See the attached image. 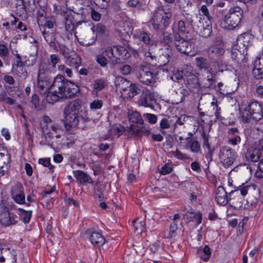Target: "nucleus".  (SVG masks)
I'll use <instances>...</instances> for the list:
<instances>
[{"label": "nucleus", "instance_id": "59", "mask_svg": "<svg viewBox=\"0 0 263 263\" xmlns=\"http://www.w3.org/2000/svg\"><path fill=\"white\" fill-rule=\"evenodd\" d=\"M65 8L60 5H53V12L56 14H60L64 16L65 13H68V11H65Z\"/></svg>", "mask_w": 263, "mask_h": 263}, {"label": "nucleus", "instance_id": "45", "mask_svg": "<svg viewBox=\"0 0 263 263\" xmlns=\"http://www.w3.org/2000/svg\"><path fill=\"white\" fill-rule=\"evenodd\" d=\"M36 17L38 25L42 24H43L44 21L47 18L46 12L44 8L41 7L37 10L36 13Z\"/></svg>", "mask_w": 263, "mask_h": 263}, {"label": "nucleus", "instance_id": "20", "mask_svg": "<svg viewBox=\"0 0 263 263\" xmlns=\"http://www.w3.org/2000/svg\"><path fill=\"white\" fill-rule=\"evenodd\" d=\"M211 19H206L204 18H200L198 28L201 35L203 37H208L212 33Z\"/></svg>", "mask_w": 263, "mask_h": 263}, {"label": "nucleus", "instance_id": "60", "mask_svg": "<svg viewBox=\"0 0 263 263\" xmlns=\"http://www.w3.org/2000/svg\"><path fill=\"white\" fill-rule=\"evenodd\" d=\"M217 102V101H216V102H212L211 103V107H212L213 109L214 110V115L216 117V118L218 119L221 117V108L218 106Z\"/></svg>", "mask_w": 263, "mask_h": 263}, {"label": "nucleus", "instance_id": "53", "mask_svg": "<svg viewBox=\"0 0 263 263\" xmlns=\"http://www.w3.org/2000/svg\"><path fill=\"white\" fill-rule=\"evenodd\" d=\"M129 133L132 135H135L137 136H141L144 133V129L142 128H138L136 126L131 125L129 127Z\"/></svg>", "mask_w": 263, "mask_h": 263}, {"label": "nucleus", "instance_id": "2", "mask_svg": "<svg viewBox=\"0 0 263 263\" xmlns=\"http://www.w3.org/2000/svg\"><path fill=\"white\" fill-rule=\"evenodd\" d=\"M50 90L60 95L65 98L73 97L79 91L77 86L66 80L62 75H58L52 81Z\"/></svg>", "mask_w": 263, "mask_h": 263}, {"label": "nucleus", "instance_id": "12", "mask_svg": "<svg viewBox=\"0 0 263 263\" xmlns=\"http://www.w3.org/2000/svg\"><path fill=\"white\" fill-rule=\"evenodd\" d=\"M263 157V139L259 140L255 147H250L246 153V158L248 161L256 162Z\"/></svg>", "mask_w": 263, "mask_h": 263}, {"label": "nucleus", "instance_id": "56", "mask_svg": "<svg viewBox=\"0 0 263 263\" xmlns=\"http://www.w3.org/2000/svg\"><path fill=\"white\" fill-rule=\"evenodd\" d=\"M172 79L174 82H179L181 80H184L183 74V70H177L176 72H175L172 77Z\"/></svg>", "mask_w": 263, "mask_h": 263}, {"label": "nucleus", "instance_id": "28", "mask_svg": "<svg viewBox=\"0 0 263 263\" xmlns=\"http://www.w3.org/2000/svg\"><path fill=\"white\" fill-rule=\"evenodd\" d=\"M10 163V156L7 153H0V173L2 175L9 169Z\"/></svg>", "mask_w": 263, "mask_h": 263}, {"label": "nucleus", "instance_id": "26", "mask_svg": "<svg viewBox=\"0 0 263 263\" xmlns=\"http://www.w3.org/2000/svg\"><path fill=\"white\" fill-rule=\"evenodd\" d=\"M251 39V35L248 33L240 34L237 38L236 46L240 49L245 48V50L247 52L248 48L250 44Z\"/></svg>", "mask_w": 263, "mask_h": 263}, {"label": "nucleus", "instance_id": "43", "mask_svg": "<svg viewBox=\"0 0 263 263\" xmlns=\"http://www.w3.org/2000/svg\"><path fill=\"white\" fill-rule=\"evenodd\" d=\"M6 89L11 97H8L3 102H5L6 104L10 105H13L15 103V100L13 99V94H11V93L12 91H17L18 89V88L17 86H8L6 87Z\"/></svg>", "mask_w": 263, "mask_h": 263}, {"label": "nucleus", "instance_id": "17", "mask_svg": "<svg viewBox=\"0 0 263 263\" xmlns=\"http://www.w3.org/2000/svg\"><path fill=\"white\" fill-rule=\"evenodd\" d=\"M64 117L63 120L64 126L66 131H69L73 127H76L79 123L78 114L64 112Z\"/></svg>", "mask_w": 263, "mask_h": 263}, {"label": "nucleus", "instance_id": "58", "mask_svg": "<svg viewBox=\"0 0 263 263\" xmlns=\"http://www.w3.org/2000/svg\"><path fill=\"white\" fill-rule=\"evenodd\" d=\"M15 71V74L19 77L22 78L24 79H26L28 76V73L26 69L23 67L18 68Z\"/></svg>", "mask_w": 263, "mask_h": 263}, {"label": "nucleus", "instance_id": "30", "mask_svg": "<svg viewBox=\"0 0 263 263\" xmlns=\"http://www.w3.org/2000/svg\"><path fill=\"white\" fill-rule=\"evenodd\" d=\"M89 239L92 245L98 247L103 246L105 242V239L101 233L93 232L91 233Z\"/></svg>", "mask_w": 263, "mask_h": 263}, {"label": "nucleus", "instance_id": "29", "mask_svg": "<svg viewBox=\"0 0 263 263\" xmlns=\"http://www.w3.org/2000/svg\"><path fill=\"white\" fill-rule=\"evenodd\" d=\"M81 104L82 101L80 99L73 100L65 107L64 112L78 114V111L81 107Z\"/></svg>", "mask_w": 263, "mask_h": 263}, {"label": "nucleus", "instance_id": "11", "mask_svg": "<svg viewBox=\"0 0 263 263\" xmlns=\"http://www.w3.org/2000/svg\"><path fill=\"white\" fill-rule=\"evenodd\" d=\"M63 17L66 31L71 34L73 33L76 38H77V28L83 24L86 26V22L84 21H77L75 18L74 14L70 11L65 13Z\"/></svg>", "mask_w": 263, "mask_h": 263}, {"label": "nucleus", "instance_id": "5", "mask_svg": "<svg viewBox=\"0 0 263 263\" xmlns=\"http://www.w3.org/2000/svg\"><path fill=\"white\" fill-rule=\"evenodd\" d=\"M243 15V10L239 6L230 9L228 13L220 21L221 28L225 29H233L240 23Z\"/></svg>", "mask_w": 263, "mask_h": 263}, {"label": "nucleus", "instance_id": "47", "mask_svg": "<svg viewBox=\"0 0 263 263\" xmlns=\"http://www.w3.org/2000/svg\"><path fill=\"white\" fill-rule=\"evenodd\" d=\"M91 29L93 32L95 33L96 36L97 35H102L105 33L106 30L105 26L101 23H99L96 26H93Z\"/></svg>", "mask_w": 263, "mask_h": 263}, {"label": "nucleus", "instance_id": "35", "mask_svg": "<svg viewBox=\"0 0 263 263\" xmlns=\"http://www.w3.org/2000/svg\"><path fill=\"white\" fill-rule=\"evenodd\" d=\"M140 91L141 89L136 84L132 82V85H129L127 90L125 91L123 95L129 98H133L135 96L140 93Z\"/></svg>", "mask_w": 263, "mask_h": 263}, {"label": "nucleus", "instance_id": "16", "mask_svg": "<svg viewBox=\"0 0 263 263\" xmlns=\"http://www.w3.org/2000/svg\"><path fill=\"white\" fill-rule=\"evenodd\" d=\"M17 222V216L13 213L9 212L7 208L0 210V223L2 225L8 227L14 225Z\"/></svg>", "mask_w": 263, "mask_h": 263}, {"label": "nucleus", "instance_id": "48", "mask_svg": "<svg viewBox=\"0 0 263 263\" xmlns=\"http://www.w3.org/2000/svg\"><path fill=\"white\" fill-rule=\"evenodd\" d=\"M19 211H21L20 218L25 223H27L30 221L32 211H25L22 209H19Z\"/></svg>", "mask_w": 263, "mask_h": 263}, {"label": "nucleus", "instance_id": "36", "mask_svg": "<svg viewBox=\"0 0 263 263\" xmlns=\"http://www.w3.org/2000/svg\"><path fill=\"white\" fill-rule=\"evenodd\" d=\"M75 175L77 180L81 184L85 183H92L93 182L91 178L87 173L82 171H77Z\"/></svg>", "mask_w": 263, "mask_h": 263}, {"label": "nucleus", "instance_id": "61", "mask_svg": "<svg viewBox=\"0 0 263 263\" xmlns=\"http://www.w3.org/2000/svg\"><path fill=\"white\" fill-rule=\"evenodd\" d=\"M241 142V138L239 135H236L230 137L228 140V143L232 145H236Z\"/></svg>", "mask_w": 263, "mask_h": 263}, {"label": "nucleus", "instance_id": "46", "mask_svg": "<svg viewBox=\"0 0 263 263\" xmlns=\"http://www.w3.org/2000/svg\"><path fill=\"white\" fill-rule=\"evenodd\" d=\"M210 50L217 57L221 56L224 52L223 45L222 44H219V45L215 46H212L210 47Z\"/></svg>", "mask_w": 263, "mask_h": 263}, {"label": "nucleus", "instance_id": "6", "mask_svg": "<svg viewBox=\"0 0 263 263\" xmlns=\"http://www.w3.org/2000/svg\"><path fill=\"white\" fill-rule=\"evenodd\" d=\"M172 15V12L169 10L165 11L162 8H157L155 10L151 20L153 28L163 31L168 26Z\"/></svg>", "mask_w": 263, "mask_h": 263}, {"label": "nucleus", "instance_id": "19", "mask_svg": "<svg viewBox=\"0 0 263 263\" xmlns=\"http://www.w3.org/2000/svg\"><path fill=\"white\" fill-rule=\"evenodd\" d=\"M112 50L115 64L120 63L121 59H125L130 55L128 51L121 46H114L112 47Z\"/></svg>", "mask_w": 263, "mask_h": 263}, {"label": "nucleus", "instance_id": "62", "mask_svg": "<svg viewBox=\"0 0 263 263\" xmlns=\"http://www.w3.org/2000/svg\"><path fill=\"white\" fill-rule=\"evenodd\" d=\"M143 117L146 119L151 124H155L157 122V117L154 114L146 113L143 114Z\"/></svg>", "mask_w": 263, "mask_h": 263}, {"label": "nucleus", "instance_id": "41", "mask_svg": "<svg viewBox=\"0 0 263 263\" xmlns=\"http://www.w3.org/2000/svg\"><path fill=\"white\" fill-rule=\"evenodd\" d=\"M186 140L187 142L186 147H189L192 152L197 153L200 151V145L198 141L193 140L190 138H186Z\"/></svg>", "mask_w": 263, "mask_h": 263}, {"label": "nucleus", "instance_id": "38", "mask_svg": "<svg viewBox=\"0 0 263 263\" xmlns=\"http://www.w3.org/2000/svg\"><path fill=\"white\" fill-rule=\"evenodd\" d=\"M136 36L139 40L142 41L145 45H149L153 43L152 36L149 33L141 31L136 34Z\"/></svg>", "mask_w": 263, "mask_h": 263}, {"label": "nucleus", "instance_id": "8", "mask_svg": "<svg viewBox=\"0 0 263 263\" xmlns=\"http://www.w3.org/2000/svg\"><path fill=\"white\" fill-rule=\"evenodd\" d=\"M137 70V77L143 84L149 85L156 82V73L149 66L140 65Z\"/></svg>", "mask_w": 263, "mask_h": 263}, {"label": "nucleus", "instance_id": "55", "mask_svg": "<svg viewBox=\"0 0 263 263\" xmlns=\"http://www.w3.org/2000/svg\"><path fill=\"white\" fill-rule=\"evenodd\" d=\"M103 101L100 100L96 99L90 103V108L95 110L101 109L103 106Z\"/></svg>", "mask_w": 263, "mask_h": 263}, {"label": "nucleus", "instance_id": "54", "mask_svg": "<svg viewBox=\"0 0 263 263\" xmlns=\"http://www.w3.org/2000/svg\"><path fill=\"white\" fill-rule=\"evenodd\" d=\"M144 225L145 222L142 220L139 221V219H137L133 221V226L136 231L143 232L144 229Z\"/></svg>", "mask_w": 263, "mask_h": 263}, {"label": "nucleus", "instance_id": "44", "mask_svg": "<svg viewBox=\"0 0 263 263\" xmlns=\"http://www.w3.org/2000/svg\"><path fill=\"white\" fill-rule=\"evenodd\" d=\"M92 85V92L97 96L98 92L102 90L105 87V82L103 80L97 79L94 81Z\"/></svg>", "mask_w": 263, "mask_h": 263}, {"label": "nucleus", "instance_id": "25", "mask_svg": "<svg viewBox=\"0 0 263 263\" xmlns=\"http://www.w3.org/2000/svg\"><path fill=\"white\" fill-rule=\"evenodd\" d=\"M115 84L116 88L123 95L129 85H132V82L123 77H117L115 80Z\"/></svg>", "mask_w": 263, "mask_h": 263}, {"label": "nucleus", "instance_id": "3", "mask_svg": "<svg viewBox=\"0 0 263 263\" xmlns=\"http://www.w3.org/2000/svg\"><path fill=\"white\" fill-rule=\"evenodd\" d=\"M53 77L50 65L43 62L39 66L36 87L41 95H46L50 90Z\"/></svg>", "mask_w": 263, "mask_h": 263}, {"label": "nucleus", "instance_id": "7", "mask_svg": "<svg viewBox=\"0 0 263 263\" xmlns=\"http://www.w3.org/2000/svg\"><path fill=\"white\" fill-rule=\"evenodd\" d=\"M238 158L237 153L233 148L225 145L221 147L218 153L220 163L225 168L232 165Z\"/></svg>", "mask_w": 263, "mask_h": 263}, {"label": "nucleus", "instance_id": "23", "mask_svg": "<svg viewBox=\"0 0 263 263\" xmlns=\"http://www.w3.org/2000/svg\"><path fill=\"white\" fill-rule=\"evenodd\" d=\"M161 54L158 59L159 66H164L170 61V56L172 55V50L169 46H166L161 49Z\"/></svg>", "mask_w": 263, "mask_h": 263}, {"label": "nucleus", "instance_id": "37", "mask_svg": "<svg viewBox=\"0 0 263 263\" xmlns=\"http://www.w3.org/2000/svg\"><path fill=\"white\" fill-rule=\"evenodd\" d=\"M129 121L135 123L143 125L144 120L142 118L140 114L137 111H129L128 112Z\"/></svg>", "mask_w": 263, "mask_h": 263}, {"label": "nucleus", "instance_id": "27", "mask_svg": "<svg viewBox=\"0 0 263 263\" xmlns=\"http://www.w3.org/2000/svg\"><path fill=\"white\" fill-rule=\"evenodd\" d=\"M42 137L40 141L41 145H50L51 140L53 139V134L48 130L47 125L43 126L42 128Z\"/></svg>", "mask_w": 263, "mask_h": 263}, {"label": "nucleus", "instance_id": "33", "mask_svg": "<svg viewBox=\"0 0 263 263\" xmlns=\"http://www.w3.org/2000/svg\"><path fill=\"white\" fill-rule=\"evenodd\" d=\"M198 256L205 262L208 261L211 256V251L209 247L205 246L203 248H199L197 250Z\"/></svg>", "mask_w": 263, "mask_h": 263}, {"label": "nucleus", "instance_id": "15", "mask_svg": "<svg viewBox=\"0 0 263 263\" xmlns=\"http://www.w3.org/2000/svg\"><path fill=\"white\" fill-rule=\"evenodd\" d=\"M155 101L154 95L146 89L142 90L137 103L140 106L153 108Z\"/></svg>", "mask_w": 263, "mask_h": 263}, {"label": "nucleus", "instance_id": "57", "mask_svg": "<svg viewBox=\"0 0 263 263\" xmlns=\"http://www.w3.org/2000/svg\"><path fill=\"white\" fill-rule=\"evenodd\" d=\"M178 229V226L177 222H173L170 225V231L168 234L167 238H172L175 236L176 231Z\"/></svg>", "mask_w": 263, "mask_h": 263}, {"label": "nucleus", "instance_id": "10", "mask_svg": "<svg viewBox=\"0 0 263 263\" xmlns=\"http://www.w3.org/2000/svg\"><path fill=\"white\" fill-rule=\"evenodd\" d=\"M174 45L177 50L182 53L194 55L193 49L194 45L191 41H187L182 37L179 33H176L175 36Z\"/></svg>", "mask_w": 263, "mask_h": 263}, {"label": "nucleus", "instance_id": "64", "mask_svg": "<svg viewBox=\"0 0 263 263\" xmlns=\"http://www.w3.org/2000/svg\"><path fill=\"white\" fill-rule=\"evenodd\" d=\"M9 50L5 45L3 44H0V57L5 58L8 55Z\"/></svg>", "mask_w": 263, "mask_h": 263}, {"label": "nucleus", "instance_id": "31", "mask_svg": "<svg viewBox=\"0 0 263 263\" xmlns=\"http://www.w3.org/2000/svg\"><path fill=\"white\" fill-rule=\"evenodd\" d=\"M208 72L209 74L207 76H204L200 81H198V86L196 88L198 87L209 88L212 86L214 82V76L212 74V71Z\"/></svg>", "mask_w": 263, "mask_h": 263}, {"label": "nucleus", "instance_id": "9", "mask_svg": "<svg viewBox=\"0 0 263 263\" xmlns=\"http://www.w3.org/2000/svg\"><path fill=\"white\" fill-rule=\"evenodd\" d=\"M184 81L191 90L198 86V73L191 65H185L182 68Z\"/></svg>", "mask_w": 263, "mask_h": 263}, {"label": "nucleus", "instance_id": "1", "mask_svg": "<svg viewBox=\"0 0 263 263\" xmlns=\"http://www.w3.org/2000/svg\"><path fill=\"white\" fill-rule=\"evenodd\" d=\"M248 195L247 200H250L252 203L257 202L259 197V190L255 185H245L240 189L231 191L229 194V203L235 209L242 207L244 201L243 196Z\"/></svg>", "mask_w": 263, "mask_h": 263}, {"label": "nucleus", "instance_id": "39", "mask_svg": "<svg viewBox=\"0 0 263 263\" xmlns=\"http://www.w3.org/2000/svg\"><path fill=\"white\" fill-rule=\"evenodd\" d=\"M54 50L57 52H59L64 57L65 59L67 58V57H69V56L74 52L73 50L62 44H58V47H57Z\"/></svg>", "mask_w": 263, "mask_h": 263}, {"label": "nucleus", "instance_id": "32", "mask_svg": "<svg viewBox=\"0 0 263 263\" xmlns=\"http://www.w3.org/2000/svg\"><path fill=\"white\" fill-rule=\"evenodd\" d=\"M65 63L71 67L77 68L81 63V59L74 51L69 57L65 59Z\"/></svg>", "mask_w": 263, "mask_h": 263}, {"label": "nucleus", "instance_id": "24", "mask_svg": "<svg viewBox=\"0 0 263 263\" xmlns=\"http://www.w3.org/2000/svg\"><path fill=\"white\" fill-rule=\"evenodd\" d=\"M215 199L219 204L226 205L227 204L228 202L227 193L223 187L219 186L217 187Z\"/></svg>", "mask_w": 263, "mask_h": 263}, {"label": "nucleus", "instance_id": "51", "mask_svg": "<svg viewBox=\"0 0 263 263\" xmlns=\"http://www.w3.org/2000/svg\"><path fill=\"white\" fill-rule=\"evenodd\" d=\"M36 54H30L28 56H25V64L27 67H31L33 66L36 62Z\"/></svg>", "mask_w": 263, "mask_h": 263}, {"label": "nucleus", "instance_id": "14", "mask_svg": "<svg viewBox=\"0 0 263 263\" xmlns=\"http://www.w3.org/2000/svg\"><path fill=\"white\" fill-rule=\"evenodd\" d=\"M112 54V47H107L102 53L96 55V61L99 65L103 67H106L109 62L114 65Z\"/></svg>", "mask_w": 263, "mask_h": 263}, {"label": "nucleus", "instance_id": "40", "mask_svg": "<svg viewBox=\"0 0 263 263\" xmlns=\"http://www.w3.org/2000/svg\"><path fill=\"white\" fill-rule=\"evenodd\" d=\"M196 65L199 69H204L208 72L212 71V69L209 68V63L207 59L202 57H197L195 59Z\"/></svg>", "mask_w": 263, "mask_h": 263}, {"label": "nucleus", "instance_id": "4", "mask_svg": "<svg viewBox=\"0 0 263 263\" xmlns=\"http://www.w3.org/2000/svg\"><path fill=\"white\" fill-rule=\"evenodd\" d=\"M263 118V107L261 103L256 100L249 103L241 114V120L243 123H251L252 121H259Z\"/></svg>", "mask_w": 263, "mask_h": 263}, {"label": "nucleus", "instance_id": "13", "mask_svg": "<svg viewBox=\"0 0 263 263\" xmlns=\"http://www.w3.org/2000/svg\"><path fill=\"white\" fill-rule=\"evenodd\" d=\"M247 52L245 50V48L240 49L236 45L232 47L231 49V58L236 62L238 66L241 67L244 66L247 63Z\"/></svg>", "mask_w": 263, "mask_h": 263}, {"label": "nucleus", "instance_id": "18", "mask_svg": "<svg viewBox=\"0 0 263 263\" xmlns=\"http://www.w3.org/2000/svg\"><path fill=\"white\" fill-rule=\"evenodd\" d=\"M86 28V25L84 30L80 32V35L82 40L80 44L83 45L89 46L95 42L96 40V36L91 29L90 30Z\"/></svg>", "mask_w": 263, "mask_h": 263}, {"label": "nucleus", "instance_id": "34", "mask_svg": "<svg viewBox=\"0 0 263 263\" xmlns=\"http://www.w3.org/2000/svg\"><path fill=\"white\" fill-rule=\"evenodd\" d=\"M42 33L44 38L50 47L52 48L54 50L58 47V45L60 43L57 41L56 35L54 33H46L43 32Z\"/></svg>", "mask_w": 263, "mask_h": 263}, {"label": "nucleus", "instance_id": "63", "mask_svg": "<svg viewBox=\"0 0 263 263\" xmlns=\"http://www.w3.org/2000/svg\"><path fill=\"white\" fill-rule=\"evenodd\" d=\"M176 33H178L177 32L174 31L173 34H163L164 37H163V41L166 43H168L171 42H175V37L174 36Z\"/></svg>", "mask_w": 263, "mask_h": 263}, {"label": "nucleus", "instance_id": "22", "mask_svg": "<svg viewBox=\"0 0 263 263\" xmlns=\"http://www.w3.org/2000/svg\"><path fill=\"white\" fill-rule=\"evenodd\" d=\"M12 198L18 204L25 203V195L23 192V187L20 183L15 185L12 193Z\"/></svg>", "mask_w": 263, "mask_h": 263}, {"label": "nucleus", "instance_id": "49", "mask_svg": "<svg viewBox=\"0 0 263 263\" xmlns=\"http://www.w3.org/2000/svg\"><path fill=\"white\" fill-rule=\"evenodd\" d=\"M173 124L172 120L170 117H165L162 119L160 122V127L161 130L169 128Z\"/></svg>", "mask_w": 263, "mask_h": 263}, {"label": "nucleus", "instance_id": "52", "mask_svg": "<svg viewBox=\"0 0 263 263\" xmlns=\"http://www.w3.org/2000/svg\"><path fill=\"white\" fill-rule=\"evenodd\" d=\"M60 61V58L59 56L57 54H51L50 55V62L48 64L50 65V70L52 71V69H54L56 67L57 64L59 63Z\"/></svg>", "mask_w": 263, "mask_h": 263}, {"label": "nucleus", "instance_id": "50", "mask_svg": "<svg viewBox=\"0 0 263 263\" xmlns=\"http://www.w3.org/2000/svg\"><path fill=\"white\" fill-rule=\"evenodd\" d=\"M191 28V27L187 25L185 21L180 20L178 22L177 29L180 32L182 33H188Z\"/></svg>", "mask_w": 263, "mask_h": 263}, {"label": "nucleus", "instance_id": "42", "mask_svg": "<svg viewBox=\"0 0 263 263\" xmlns=\"http://www.w3.org/2000/svg\"><path fill=\"white\" fill-rule=\"evenodd\" d=\"M46 93V101L49 103H53L58 101L60 98H65L64 97H60V95L55 93L53 91L48 90Z\"/></svg>", "mask_w": 263, "mask_h": 263}, {"label": "nucleus", "instance_id": "21", "mask_svg": "<svg viewBox=\"0 0 263 263\" xmlns=\"http://www.w3.org/2000/svg\"><path fill=\"white\" fill-rule=\"evenodd\" d=\"M252 74L256 79H263V54L260 57H257L254 61Z\"/></svg>", "mask_w": 263, "mask_h": 263}]
</instances>
